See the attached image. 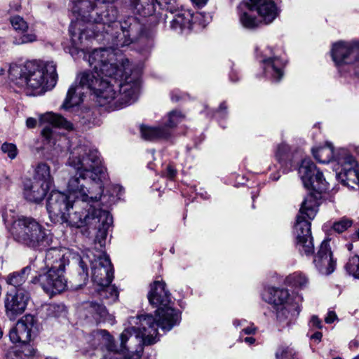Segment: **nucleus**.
Returning a JSON list of instances; mask_svg holds the SVG:
<instances>
[{
	"label": "nucleus",
	"mask_w": 359,
	"mask_h": 359,
	"mask_svg": "<svg viewBox=\"0 0 359 359\" xmlns=\"http://www.w3.org/2000/svg\"><path fill=\"white\" fill-rule=\"evenodd\" d=\"M67 165L76 171L68 182L67 194L57 190L49 192L52 177L48 164L39 163L34 169V178L41 182L33 191V202H97L103 194L102 181L107 178L106 168L101 165L98 151L85 145H78L71 151Z\"/></svg>",
	"instance_id": "f257e3e1"
},
{
	"label": "nucleus",
	"mask_w": 359,
	"mask_h": 359,
	"mask_svg": "<svg viewBox=\"0 0 359 359\" xmlns=\"http://www.w3.org/2000/svg\"><path fill=\"white\" fill-rule=\"evenodd\" d=\"M93 72L81 74V83L92 91L102 106L118 109L133 103L137 98L140 81L131 75L128 59H118L110 48H100L88 55Z\"/></svg>",
	"instance_id": "f03ea898"
},
{
	"label": "nucleus",
	"mask_w": 359,
	"mask_h": 359,
	"mask_svg": "<svg viewBox=\"0 0 359 359\" xmlns=\"http://www.w3.org/2000/svg\"><path fill=\"white\" fill-rule=\"evenodd\" d=\"M72 10L82 21L92 24L95 36L110 34L113 44L118 48L136 42L144 34L143 24L135 16L117 22L118 10L112 6L96 7L92 1L80 0Z\"/></svg>",
	"instance_id": "7ed1b4c3"
},
{
	"label": "nucleus",
	"mask_w": 359,
	"mask_h": 359,
	"mask_svg": "<svg viewBox=\"0 0 359 359\" xmlns=\"http://www.w3.org/2000/svg\"><path fill=\"white\" fill-rule=\"evenodd\" d=\"M147 297L149 304L157 308L156 318L150 314L139 316L140 326L126 328L121 334L122 346L128 339L139 341L147 346L154 344L159 340L158 327L169 331L180 323V313L172 307L170 293L165 289L164 282L156 280L150 284Z\"/></svg>",
	"instance_id": "20e7f679"
},
{
	"label": "nucleus",
	"mask_w": 359,
	"mask_h": 359,
	"mask_svg": "<svg viewBox=\"0 0 359 359\" xmlns=\"http://www.w3.org/2000/svg\"><path fill=\"white\" fill-rule=\"evenodd\" d=\"M74 203H46V209L50 217L60 219L63 222L70 226L80 228L84 226H94L97 229L95 236V243H99L101 248L104 247L108 231L113 224V217L109 211L95 207L91 203H83L85 207H75Z\"/></svg>",
	"instance_id": "39448f33"
},
{
	"label": "nucleus",
	"mask_w": 359,
	"mask_h": 359,
	"mask_svg": "<svg viewBox=\"0 0 359 359\" xmlns=\"http://www.w3.org/2000/svg\"><path fill=\"white\" fill-rule=\"evenodd\" d=\"M57 74L53 62L29 60L24 64V93L28 96L42 95L56 85Z\"/></svg>",
	"instance_id": "423d86ee"
},
{
	"label": "nucleus",
	"mask_w": 359,
	"mask_h": 359,
	"mask_svg": "<svg viewBox=\"0 0 359 359\" xmlns=\"http://www.w3.org/2000/svg\"><path fill=\"white\" fill-rule=\"evenodd\" d=\"M319 203H302L296 216L294 234L296 248L300 254L311 256L314 252V245L311 235V221L318 212Z\"/></svg>",
	"instance_id": "0eeeda50"
},
{
	"label": "nucleus",
	"mask_w": 359,
	"mask_h": 359,
	"mask_svg": "<svg viewBox=\"0 0 359 359\" xmlns=\"http://www.w3.org/2000/svg\"><path fill=\"white\" fill-rule=\"evenodd\" d=\"M88 250L81 257L79 265L81 278L86 280L88 278V264L92 269V279L99 286H108L114 278V269L109 256L103 251Z\"/></svg>",
	"instance_id": "6e6552de"
},
{
	"label": "nucleus",
	"mask_w": 359,
	"mask_h": 359,
	"mask_svg": "<svg viewBox=\"0 0 359 359\" xmlns=\"http://www.w3.org/2000/svg\"><path fill=\"white\" fill-rule=\"evenodd\" d=\"M299 175L305 187L308 189L307 196L302 202H315L325 200L327 188L323 174L317 169L311 159H304L299 168Z\"/></svg>",
	"instance_id": "1a4fd4ad"
},
{
	"label": "nucleus",
	"mask_w": 359,
	"mask_h": 359,
	"mask_svg": "<svg viewBox=\"0 0 359 359\" xmlns=\"http://www.w3.org/2000/svg\"><path fill=\"white\" fill-rule=\"evenodd\" d=\"M94 338L104 346L108 350V353L104 356L103 359H140L142 353V345H145L143 342L139 341L128 339L125 346L120 344L121 351L129 350L133 348V344L135 343L139 344V348L132 351V354L127 357H123V355L118 351L116 346L114 344V339L112 336L105 330H100L93 333ZM121 340V339L120 338Z\"/></svg>",
	"instance_id": "9d476101"
},
{
	"label": "nucleus",
	"mask_w": 359,
	"mask_h": 359,
	"mask_svg": "<svg viewBox=\"0 0 359 359\" xmlns=\"http://www.w3.org/2000/svg\"><path fill=\"white\" fill-rule=\"evenodd\" d=\"M52 243V235L32 218L24 217V245L34 250H46Z\"/></svg>",
	"instance_id": "9b49d317"
},
{
	"label": "nucleus",
	"mask_w": 359,
	"mask_h": 359,
	"mask_svg": "<svg viewBox=\"0 0 359 359\" xmlns=\"http://www.w3.org/2000/svg\"><path fill=\"white\" fill-rule=\"evenodd\" d=\"M336 161L342 167L337 175L339 180L347 187L359 188V166L354 158L346 150L341 149Z\"/></svg>",
	"instance_id": "f8f14e48"
},
{
	"label": "nucleus",
	"mask_w": 359,
	"mask_h": 359,
	"mask_svg": "<svg viewBox=\"0 0 359 359\" xmlns=\"http://www.w3.org/2000/svg\"><path fill=\"white\" fill-rule=\"evenodd\" d=\"M64 272L65 270L48 269L46 273L34 276L31 282L34 284L39 283L46 293L53 295L62 292L67 287Z\"/></svg>",
	"instance_id": "ddd939ff"
},
{
	"label": "nucleus",
	"mask_w": 359,
	"mask_h": 359,
	"mask_svg": "<svg viewBox=\"0 0 359 359\" xmlns=\"http://www.w3.org/2000/svg\"><path fill=\"white\" fill-rule=\"evenodd\" d=\"M332 57L337 67L353 64L359 60V43H337L333 45Z\"/></svg>",
	"instance_id": "4468645a"
},
{
	"label": "nucleus",
	"mask_w": 359,
	"mask_h": 359,
	"mask_svg": "<svg viewBox=\"0 0 359 359\" xmlns=\"http://www.w3.org/2000/svg\"><path fill=\"white\" fill-rule=\"evenodd\" d=\"M41 325L35 316L25 314L24 316V332H26V341L24 340V356L27 359H38L36 350L30 343L38 336Z\"/></svg>",
	"instance_id": "2eb2a0df"
},
{
	"label": "nucleus",
	"mask_w": 359,
	"mask_h": 359,
	"mask_svg": "<svg viewBox=\"0 0 359 359\" xmlns=\"http://www.w3.org/2000/svg\"><path fill=\"white\" fill-rule=\"evenodd\" d=\"M313 263L320 273L331 274L335 269L336 261L332 257L329 241H323L317 254L314 256Z\"/></svg>",
	"instance_id": "dca6fc26"
},
{
	"label": "nucleus",
	"mask_w": 359,
	"mask_h": 359,
	"mask_svg": "<svg viewBox=\"0 0 359 359\" xmlns=\"http://www.w3.org/2000/svg\"><path fill=\"white\" fill-rule=\"evenodd\" d=\"M172 16L166 15V18H170V25L172 29L182 32L184 29L191 28V22L194 15L188 10L180 8L175 1V6L173 11L166 10Z\"/></svg>",
	"instance_id": "f3484780"
},
{
	"label": "nucleus",
	"mask_w": 359,
	"mask_h": 359,
	"mask_svg": "<svg viewBox=\"0 0 359 359\" xmlns=\"http://www.w3.org/2000/svg\"><path fill=\"white\" fill-rule=\"evenodd\" d=\"M6 314L11 320H15L22 313V292L8 290L5 299Z\"/></svg>",
	"instance_id": "a211bd4d"
},
{
	"label": "nucleus",
	"mask_w": 359,
	"mask_h": 359,
	"mask_svg": "<svg viewBox=\"0 0 359 359\" xmlns=\"http://www.w3.org/2000/svg\"><path fill=\"white\" fill-rule=\"evenodd\" d=\"M262 25H267L273 22L278 15V10L272 0H263L253 8Z\"/></svg>",
	"instance_id": "6ab92c4d"
},
{
	"label": "nucleus",
	"mask_w": 359,
	"mask_h": 359,
	"mask_svg": "<svg viewBox=\"0 0 359 359\" xmlns=\"http://www.w3.org/2000/svg\"><path fill=\"white\" fill-rule=\"evenodd\" d=\"M79 79V83H73L69 88L66 98L62 105L65 109H68L74 106L80 104L83 101V96L86 93V86L81 83V74L77 76Z\"/></svg>",
	"instance_id": "aec40b11"
},
{
	"label": "nucleus",
	"mask_w": 359,
	"mask_h": 359,
	"mask_svg": "<svg viewBox=\"0 0 359 359\" xmlns=\"http://www.w3.org/2000/svg\"><path fill=\"white\" fill-rule=\"evenodd\" d=\"M69 259L65 257L63 251L57 248H50L46 250L45 264L48 269L65 270Z\"/></svg>",
	"instance_id": "412c9836"
},
{
	"label": "nucleus",
	"mask_w": 359,
	"mask_h": 359,
	"mask_svg": "<svg viewBox=\"0 0 359 359\" xmlns=\"http://www.w3.org/2000/svg\"><path fill=\"white\" fill-rule=\"evenodd\" d=\"M262 298L275 306H283L290 304V296L287 289L269 287L263 292Z\"/></svg>",
	"instance_id": "4be33fe9"
},
{
	"label": "nucleus",
	"mask_w": 359,
	"mask_h": 359,
	"mask_svg": "<svg viewBox=\"0 0 359 359\" xmlns=\"http://www.w3.org/2000/svg\"><path fill=\"white\" fill-rule=\"evenodd\" d=\"M22 323V320L18 319L16 325L9 331L8 337L13 344L8 353V359H22V341L18 326Z\"/></svg>",
	"instance_id": "5701e85b"
},
{
	"label": "nucleus",
	"mask_w": 359,
	"mask_h": 359,
	"mask_svg": "<svg viewBox=\"0 0 359 359\" xmlns=\"http://www.w3.org/2000/svg\"><path fill=\"white\" fill-rule=\"evenodd\" d=\"M158 6L163 10H168V4L161 0H140L135 4L134 9L143 17L153 15Z\"/></svg>",
	"instance_id": "b1692460"
},
{
	"label": "nucleus",
	"mask_w": 359,
	"mask_h": 359,
	"mask_svg": "<svg viewBox=\"0 0 359 359\" xmlns=\"http://www.w3.org/2000/svg\"><path fill=\"white\" fill-rule=\"evenodd\" d=\"M262 62L266 76L274 81H279L283 75V69L285 64L283 60L276 57L264 59Z\"/></svg>",
	"instance_id": "393cba45"
},
{
	"label": "nucleus",
	"mask_w": 359,
	"mask_h": 359,
	"mask_svg": "<svg viewBox=\"0 0 359 359\" xmlns=\"http://www.w3.org/2000/svg\"><path fill=\"white\" fill-rule=\"evenodd\" d=\"M40 121L42 123H48L54 127L62 128L67 130L74 129L73 124L58 114L46 112L40 116Z\"/></svg>",
	"instance_id": "a878e982"
},
{
	"label": "nucleus",
	"mask_w": 359,
	"mask_h": 359,
	"mask_svg": "<svg viewBox=\"0 0 359 359\" xmlns=\"http://www.w3.org/2000/svg\"><path fill=\"white\" fill-rule=\"evenodd\" d=\"M141 134L144 140L149 141L168 139L171 135L170 130L165 128L164 126L159 127L142 126Z\"/></svg>",
	"instance_id": "bb28decb"
},
{
	"label": "nucleus",
	"mask_w": 359,
	"mask_h": 359,
	"mask_svg": "<svg viewBox=\"0 0 359 359\" xmlns=\"http://www.w3.org/2000/svg\"><path fill=\"white\" fill-rule=\"evenodd\" d=\"M313 157L322 163H328L334 158L333 147L331 144L327 146L312 149Z\"/></svg>",
	"instance_id": "cd10ccee"
},
{
	"label": "nucleus",
	"mask_w": 359,
	"mask_h": 359,
	"mask_svg": "<svg viewBox=\"0 0 359 359\" xmlns=\"http://www.w3.org/2000/svg\"><path fill=\"white\" fill-rule=\"evenodd\" d=\"M301 311V309L298 305H293L291 304L283 305V307L278 311L277 318L283 321L284 320H289L291 322L292 320L297 318Z\"/></svg>",
	"instance_id": "c85d7f7f"
},
{
	"label": "nucleus",
	"mask_w": 359,
	"mask_h": 359,
	"mask_svg": "<svg viewBox=\"0 0 359 359\" xmlns=\"http://www.w3.org/2000/svg\"><path fill=\"white\" fill-rule=\"evenodd\" d=\"M286 283L294 287L305 289L309 281L308 277L302 272H294L286 278Z\"/></svg>",
	"instance_id": "c756f323"
},
{
	"label": "nucleus",
	"mask_w": 359,
	"mask_h": 359,
	"mask_svg": "<svg viewBox=\"0 0 359 359\" xmlns=\"http://www.w3.org/2000/svg\"><path fill=\"white\" fill-rule=\"evenodd\" d=\"M11 210H9V212L6 210L4 215V219H6V218L11 217V219H13V221H12L11 226L9 228V231L13 235L14 239L20 243L22 233V220L20 218L16 219L14 216L11 215Z\"/></svg>",
	"instance_id": "7c9ffc66"
},
{
	"label": "nucleus",
	"mask_w": 359,
	"mask_h": 359,
	"mask_svg": "<svg viewBox=\"0 0 359 359\" xmlns=\"http://www.w3.org/2000/svg\"><path fill=\"white\" fill-rule=\"evenodd\" d=\"M8 77L11 82L18 86L22 83V65L20 62H13L8 69Z\"/></svg>",
	"instance_id": "2f4dec72"
},
{
	"label": "nucleus",
	"mask_w": 359,
	"mask_h": 359,
	"mask_svg": "<svg viewBox=\"0 0 359 359\" xmlns=\"http://www.w3.org/2000/svg\"><path fill=\"white\" fill-rule=\"evenodd\" d=\"M86 309L88 310L94 318H100L102 320H105L108 312L103 304L96 302H90L86 304Z\"/></svg>",
	"instance_id": "473e14b6"
},
{
	"label": "nucleus",
	"mask_w": 359,
	"mask_h": 359,
	"mask_svg": "<svg viewBox=\"0 0 359 359\" xmlns=\"http://www.w3.org/2000/svg\"><path fill=\"white\" fill-rule=\"evenodd\" d=\"M241 25L246 29H252L263 25L259 18L244 12L240 16Z\"/></svg>",
	"instance_id": "72a5a7b5"
},
{
	"label": "nucleus",
	"mask_w": 359,
	"mask_h": 359,
	"mask_svg": "<svg viewBox=\"0 0 359 359\" xmlns=\"http://www.w3.org/2000/svg\"><path fill=\"white\" fill-rule=\"evenodd\" d=\"M6 283L11 286L9 290H19L22 292V274L21 272L10 273L6 278Z\"/></svg>",
	"instance_id": "f704fd0d"
},
{
	"label": "nucleus",
	"mask_w": 359,
	"mask_h": 359,
	"mask_svg": "<svg viewBox=\"0 0 359 359\" xmlns=\"http://www.w3.org/2000/svg\"><path fill=\"white\" fill-rule=\"evenodd\" d=\"M184 118V116L181 111L173 110L168 114V121L165 123L164 127L168 128L171 132V129L176 127Z\"/></svg>",
	"instance_id": "c9c22d12"
},
{
	"label": "nucleus",
	"mask_w": 359,
	"mask_h": 359,
	"mask_svg": "<svg viewBox=\"0 0 359 359\" xmlns=\"http://www.w3.org/2000/svg\"><path fill=\"white\" fill-rule=\"evenodd\" d=\"M345 269L350 275L359 278V256L354 255L349 258Z\"/></svg>",
	"instance_id": "e433bc0d"
},
{
	"label": "nucleus",
	"mask_w": 359,
	"mask_h": 359,
	"mask_svg": "<svg viewBox=\"0 0 359 359\" xmlns=\"http://www.w3.org/2000/svg\"><path fill=\"white\" fill-rule=\"evenodd\" d=\"M296 351L290 346H280L276 352L277 359H294Z\"/></svg>",
	"instance_id": "4c0bfd02"
},
{
	"label": "nucleus",
	"mask_w": 359,
	"mask_h": 359,
	"mask_svg": "<svg viewBox=\"0 0 359 359\" xmlns=\"http://www.w3.org/2000/svg\"><path fill=\"white\" fill-rule=\"evenodd\" d=\"M290 153V147L287 144L283 142L277 146L275 156L277 161L281 163L289 158Z\"/></svg>",
	"instance_id": "58836bf2"
},
{
	"label": "nucleus",
	"mask_w": 359,
	"mask_h": 359,
	"mask_svg": "<svg viewBox=\"0 0 359 359\" xmlns=\"http://www.w3.org/2000/svg\"><path fill=\"white\" fill-rule=\"evenodd\" d=\"M103 289L102 290L101 295L103 296L107 299H109V302H115L118 300V291L117 288L114 286H102Z\"/></svg>",
	"instance_id": "ea45409f"
},
{
	"label": "nucleus",
	"mask_w": 359,
	"mask_h": 359,
	"mask_svg": "<svg viewBox=\"0 0 359 359\" xmlns=\"http://www.w3.org/2000/svg\"><path fill=\"white\" fill-rule=\"evenodd\" d=\"M48 317H58L62 312L64 311L65 307L63 305L56 304H50L43 306Z\"/></svg>",
	"instance_id": "a19ab883"
},
{
	"label": "nucleus",
	"mask_w": 359,
	"mask_h": 359,
	"mask_svg": "<svg viewBox=\"0 0 359 359\" xmlns=\"http://www.w3.org/2000/svg\"><path fill=\"white\" fill-rule=\"evenodd\" d=\"M2 153L7 154L8 157L13 160L15 158L18 154V150L15 144L13 143L4 142L1 147Z\"/></svg>",
	"instance_id": "79ce46f5"
},
{
	"label": "nucleus",
	"mask_w": 359,
	"mask_h": 359,
	"mask_svg": "<svg viewBox=\"0 0 359 359\" xmlns=\"http://www.w3.org/2000/svg\"><path fill=\"white\" fill-rule=\"evenodd\" d=\"M353 224L352 220L344 217L341 220L333 224L332 228L337 233H342L349 228Z\"/></svg>",
	"instance_id": "37998d69"
},
{
	"label": "nucleus",
	"mask_w": 359,
	"mask_h": 359,
	"mask_svg": "<svg viewBox=\"0 0 359 359\" xmlns=\"http://www.w3.org/2000/svg\"><path fill=\"white\" fill-rule=\"evenodd\" d=\"M125 190L124 189L118 185H114L111 188V198L109 199L110 201L114 202L115 201H123L125 200Z\"/></svg>",
	"instance_id": "c03bdc74"
},
{
	"label": "nucleus",
	"mask_w": 359,
	"mask_h": 359,
	"mask_svg": "<svg viewBox=\"0 0 359 359\" xmlns=\"http://www.w3.org/2000/svg\"><path fill=\"white\" fill-rule=\"evenodd\" d=\"M10 22L15 31H21L22 27V18L18 15H12L10 17Z\"/></svg>",
	"instance_id": "a18cd8bd"
},
{
	"label": "nucleus",
	"mask_w": 359,
	"mask_h": 359,
	"mask_svg": "<svg viewBox=\"0 0 359 359\" xmlns=\"http://www.w3.org/2000/svg\"><path fill=\"white\" fill-rule=\"evenodd\" d=\"M69 32L71 34L72 40L74 44H77L78 43H82L83 35L85 34L84 31H81L78 33L79 36H77V33L73 30L72 26L69 27Z\"/></svg>",
	"instance_id": "49530a36"
},
{
	"label": "nucleus",
	"mask_w": 359,
	"mask_h": 359,
	"mask_svg": "<svg viewBox=\"0 0 359 359\" xmlns=\"http://www.w3.org/2000/svg\"><path fill=\"white\" fill-rule=\"evenodd\" d=\"M309 325L312 329H322L323 323L320 319L316 315L311 316Z\"/></svg>",
	"instance_id": "de8ad7c7"
},
{
	"label": "nucleus",
	"mask_w": 359,
	"mask_h": 359,
	"mask_svg": "<svg viewBox=\"0 0 359 359\" xmlns=\"http://www.w3.org/2000/svg\"><path fill=\"white\" fill-rule=\"evenodd\" d=\"M27 28L28 26L27 25L26 22H24V43L27 42L31 43L36 40V36L35 34H25Z\"/></svg>",
	"instance_id": "09e8293b"
},
{
	"label": "nucleus",
	"mask_w": 359,
	"mask_h": 359,
	"mask_svg": "<svg viewBox=\"0 0 359 359\" xmlns=\"http://www.w3.org/2000/svg\"><path fill=\"white\" fill-rule=\"evenodd\" d=\"M177 175V170L172 165H169L167 166L164 175L170 179L174 180Z\"/></svg>",
	"instance_id": "8fccbe9b"
},
{
	"label": "nucleus",
	"mask_w": 359,
	"mask_h": 359,
	"mask_svg": "<svg viewBox=\"0 0 359 359\" xmlns=\"http://www.w3.org/2000/svg\"><path fill=\"white\" fill-rule=\"evenodd\" d=\"M337 319V314L335 313V312H334L332 311H330L327 313L326 317L325 318V322L327 324H331Z\"/></svg>",
	"instance_id": "3c124183"
},
{
	"label": "nucleus",
	"mask_w": 359,
	"mask_h": 359,
	"mask_svg": "<svg viewBox=\"0 0 359 359\" xmlns=\"http://www.w3.org/2000/svg\"><path fill=\"white\" fill-rule=\"evenodd\" d=\"M52 133H53L52 128H51L50 126H47V127H45V128L42 130V131H41V135H43V137H44L46 140H50V138H51Z\"/></svg>",
	"instance_id": "603ef678"
},
{
	"label": "nucleus",
	"mask_w": 359,
	"mask_h": 359,
	"mask_svg": "<svg viewBox=\"0 0 359 359\" xmlns=\"http://www.w3.org/2000/svg\"><path fill=\"white\" fill-rule=\"evenodd\" d=\"M263 0H248L246 4L251 11H253V8L259 4Z\"/></svg>",
	"instance_id": "864d4df0"
},
{
	"label": "nucleus",
	"mask_w": 359,
	"mask_h": 359,
	"mask_svg": "<svg viewBox=\"0 0 359 359\" xmlns=\"http://www.w3.org/2000/svg\"><path fill=\"white\" fill-rule=\"evenodd\" d=\"M26 126L29 128H33L36 126V120L34 118H28L26 121Z\"/></svg>",
	"instance_id": "5fc2aeb1"
},
{
	"label": "nucleus",
	"mask_w": 359,
	"mask_h": 359,
	"mask_svg": "<svg viewBox=\"0 0 359 359\" xmlns=\"http://www.w3.org/2000/svg\"><path fill=\"white\" fill-rule=\"evenodd\" d=\"M194 4L198 8H202L206 5L208 0H191Z\"/></svg>",
	"instance_id": "6e6d98bb"
},
{
	"label": "nucleus",
	"mask_w": 359,
	"mask_h": 359,
	"mask_svg": "<svg viewBox=\"0 0 359 359\" xmlns=\"http://www.w3.org/2000/svg\"><path fill=\"white\" fill-rule=\"evenodd\" d=\"M21 8L20 3H11L10 4V11H18Z\"/></svg>",
	"instance_id": "4d7b16f0"
},
{
	"label": "nucleus",
	"mask_w": 359,
	"mask_h": 359,
	"mask_svg": "<svg viewBox=\"0 0 359 359\" xmlns=\"http://www.w3.org/2000/svg\"><path fill=\"white\" fill-rule=\"evenodd\" d=\"M256 327L250 326L246 328H244L242 332L245 334H251L255 333Z\"/></svg>",
	"instance_id": "13d9d810"
},
{
	"label": "nucleus",
	"mask_w": 359,
	"mask_h": 359,
	"mask_svg": "<svg viewBox=\"0 0 359 359\" xmlns=\"http://www.w3.org/2000/svg\"><path fill=\"white\" fill-rule=\"evenodd\" d=\"M322 337L323 334L320 332H316L311 336V339L316 340L318 341H320Z\"/></svg>",
	"instance_id": "bf43d9fd"
},
{
	"label": "nucleus",
	"mask_w": 359,
	"mask_h": 359,
	"mask_svg": "<svg viewBox=\"0 0 359 359\" xmlns=\"http://www.w3.org/2000/svg\"><path fill=\"white\" fill-rule=\"evenodd\" d=\"M244 341L246 342V343H248L250 344H254L255 341V339L254 337H247L245 338Z\"/></svg>",
	"instance_id": "052dcab7"
},
{
	"label": "nucleus",
	"mask_w": 359,
	"mask_h": 359,
	"mask_svg": "<svg viewBox=\"0 0 359 359\" xmlns=\"http://www.w3.org/2000/svg\"><path fill=\"white\" fill-rule=\"evenodd\" d=\"M243 322H245V320H235L233 321V325H234L235 327H239V326H241V324H242V323H243Z\"/></svg>",
	"instance_id": "680f3d73"
},
{
	"label": "nucleus",
	"mask_w": 359,
	"mask_h": 359,
	"mask_svg": "<svg viewBox=\"0 0 359 359\" xmlns=\"http://www.w3.org/2000/svg\"><path fill=\"white\" fill-rule=\"evenodd\" d=\"M219 111H223V110H226L227 109V107L226 105V103L225 102H222L220 105H219Z\"/></svg>",
	"instance_id": "e2e57ef3"
},
{
	"label": "nucleus",
	"mask_w": 359,
	"mask_h": 359,
	"mask_svg": "<svg viewBox=\"0 0 359 359\" xmlns=\"http://www.w3.org/2000/svg\"><path fill=\"white\" fill-rule=\"evenodd\" d=\"M29 269H29V266H27V267L24 268V271H23L24 274H25V273H27V271L28 270H29Z\"/></svg>",
	"instance_id": "0e129e2a"
},
{
	"label": "nucleus",
	"mask_w": 359,
	"mask_h": 359,
	"mask_svg": "<svg viewBox=\"0 0 359 359\" xmlns=\"http://www.w3.org/2000/svg\"><path fill=\"white\" fill-rule=\"evenodd\" d=\"M355 235L359 240V229L355 231Z\"/></svg>",
	"instance_id": "69168bd1"
},
{
	"label": "nucleus",
	"mask_w": 359,
	"mask_h": 359,
	"mask_svg": "<svg viewBox=\"0 0 359 359\" xmlns=\"http://www.w3.org/2000/svg\"><path fill=\"white\" fill-rule=\"evenodd\" d=\"M4 73H5V70H4V69H2V68H1V69H0V75H4Z\"/></svg>",
	"instance_id": "338daca9"
},
{
	"label": "nucleus",
	"mask_w": 359,
	"mask_h": 359,
	"mask_svg": "<svg viewBox=\"0 0 359 359\" xmlns=\"http://www.w3.org/2000/svg\"><path fill=\"white\" fill-rule=\"evenodd\" d=\"M45 359H57V358H54V357H51V356H48Z\"/></svg>",
	"instance_id": "774afa93"
}]
</instances>
